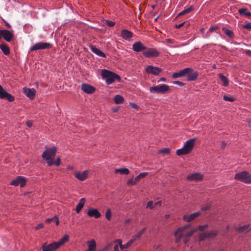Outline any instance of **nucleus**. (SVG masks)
<instances>
[{"label":"nucleus","instance_id":"4c0bfd02","mask_svg":"<svg viewBox=\"0 0 251 251\" xmlns=\"http://www.w3.org/2000/svg\"><path fill=\"white\" fill-rule=\"evenodd\" d=\"M190 71H191V68H186L183 70H180L179 72L181 76L185 75L187 76L188 74Z\"/></svg>","mask_w":251,"mask_h":251},{"label":"nucleus","instance_id":"3c124183","mask_svg":"<svg viewBox=\"0 0 251 251\" xmlns=\"http://www.w3.org/2000/svg\"><path fill=\"white\" fill-rule=\"evenodd\" d=\"M148 175V173L144 172L140 173L138 176L141 178L145 177Z\"/></svg>","mask_w":251,"mask_h":251},{"label":"nucleus","instance_id":"39448f33","mask_svg":"<svg viewBox=\"0 0 251 251\" xmlns=\"http://www.w3.org/2000/svg\"><path fill=\"white\" fill-rule=\"evenodd\" d=\"M234 178L240 180L244 183H251V175L249 174L248 172L243 171L240 173H237Z\"/></svg>","mask_w":251,"mask_h":251},{"label":"nucleus","instance_id":"20e7f679","mask_svg":"<svg viewBox=\"0 0 251 251\" xmlns=\"http://www.w3.org/2000/svg\"><path fill=\"white\" fill-rule=\"evenodd\" d=\"M56 152V148L54 147L47 148L43 152L42 156L44 159L48 161L52 160L55 157Z\"/></svg>","mask_w":251,"mask_h":251},{"label":"nucleus","instance_id":"a18cd8bd","mask_svg":"<svg viewBox=\"0 0 251 251\" xmlns=\"http://www.w3.org/2000/svg\"><path fill=\"white\" fill-rule=\"evenodd\" d=\"M147 208H149L150 209H151L154 207V204L153 203L152 201H149L148 202L147 204Z\"/></svg>","mask_w":251,"mask_h":251},{"label":"nucleus","instance_id":"864d4df0","mask_svg":"<svg viewBox=\"0 0 251 251\" xmlns=\"http://www.w3.org/2000/svg\"><path fill=\"white\" fill-rule=\"evenodd\" d=\"M210 208V205H207L205 206H204V207H202L201 208V210L202 211H207V210H208Z\"/></svg>","mask_w":251,"mask_h":251},{"label":"nucleus","instance_id":"774afa93","mask_svg":"<svg viewBox=\"0 0 251 251\" xmlns=\"http://www.w3.org/2000/svg\"><path fill=\"white\" fill-rule=\"evenodd\" d=\"M166 41H167V42L168 43H173L172 40L171 39H167Z\"/></svg>","mask_w":251,"mask_h":251},{"label":"nucleus","instance_id":"58836bf2","mask_svg":"<svg viewBox=\"0 0 251 251\" xmlns=\"http://www.w3.org/2000/svg\"><path fill=\"white\" fill-rule=\"evenodd\" d=\"M223 30L224 31V33L228 37L230 38H233L234 37L233 32L228 29H226V28H223Z\"/></svg>","mask_w":251,"mask_h":251},{"label":"nucleus","instance_id":"2f4dec72","mask_svg":"<svg viewBox=\"0 0 251 251\" xmlns=\"http://www.w3.org/2000/svg\"><path fill=\"white\" fill-rule=\"evenodd\" d=\"M219 77L221 81L223 82V86L226 87L228 85L229 81L228 78L226 76H225L222 74H220Z\"/></svg>","mask_w":251,"mask_h":251},{"label":"nucleus","instance_id":"f8f14e48","mask_svg":"<svg viewBox=\"0 0 251 251\" xmlns=\"http://www.w3.org/2000/svg\"><path fill=\"white\" fill-rule=\"evenodd\" d=\"M146 71L148 74L157 75L160 72H161L162 70L161 69L156 67L148 65L146 67Z\"/></svg>","mask_w":251,"mask_h":251},{"label":"nucleus","instance_id":"de8ad7c7","mask_svg":"<svg viewBox=\"0 0 251 251\" xmlns=\"http://www.w3.org/2000/svg\"><path fill=\"white\" fill-rule=\"evenodd\" d=\"M172 77L174 78H177L178 77H181L180 72L174 73L172 75Z\"/></svg>","mask_w":251,"mask_h":251},{"label":"nucleus","instance_id":"ea45409f","mask_svg":"<svg viewBox=\"0 0 251 251\" xmlns=\"http://www.w3.org/2000/svg\"><path fill=\"white\" fill-rule=\"evenodd\" d=\"M146 230V227L144 228L142 230L138 232L135 235L132 237V238H135V241L137 239H139L144 233Z\"/></svg>","mask_w":251,"mask_h":251},{"label":"nucleus","instance_id":"b1692460","mask_svg":"<svg viewBox=\"0 0 251 251\" xmlns=\"http://www.w3.org/2000/svg\"><path fill=\"white\" fill-rule=\"evenodd\" d=\"M132 33L126 29H124L121 32L122 37L126 39L127 40L132 37Z\"/></svg>","mask_w":251,"mask_h":251},{"label":"nucleus","instance_id":"5701e85b","mask_svg":"<svg viewBox=\"0 0 251 251\" xmlns=\"http://www.w3.org/2000/svg\"><path fill=\"white\" fill-rule=\"evenodd\" d=\"M203 176L200 173H194L187 176V179L191 180L199 181L202 179Z\"/></svg>","mask_w":251,"mask_h":251},{"label":"nucleus","instance_id":"c85d7f7f","mask_svg":"<svg viewBox=\"0 0 251 251\" xmlns=\"http://www.w3.org/2000/svg\"><path fill=\"white\" fill-rule=\"evenodd\" d=\"M194 9V6L191 5L188 8H186V9H184L183 10H182V11H181L178 14V16L184 15L186 14H188V13L191 12V11H192Z\"/></svg>","mask_w":251,"mask_h":251},{"label":"nucleus","instance_id":"c756f323","mask_svg":"<svg viewBox=\"0 0 251 251\" xmlns=\"http://www.w3.org/2000/svg\"><path fill=\"white\" fill-rule=\"evenodd\" d=\"M69 236L66 235L64 236L60 240H59L58 242H56L59 248L63 245L65 242H67L69 240Z\"/></svg>","mask_w":251,"mask_h":251},{"label":"nucleus","instance_id":"37998d69","mask_svg":"<svg viewBox=\"0 0 251 251\" xmlns=\"http://www.w3.org/2000/svg\"><path fill=\"white\" fill-rule=\"evenodd\" d=\"M159 153L163 154H169L170 153V150L168 148H164L159 151Z\"/></svg>","mask_w":251,"mask_h":251},{"label":"nucleus","instance_id":"f704fd0d","mask_svg":"<svg viewBox=\"0 0 251 251\" xmlns=\"http://www.w3.org/2000/svg\"><path fill=\"white\" fill-rule=\"evenodd\" d=\"M124 98L120 95H116L114 98V102L116 104L122 103L124 101Z\"/></svg>","mask_w":251,"mask_h":251},{"label":"nucleus","instance_id":"393cba45","mask_svg":"<svg viewBox=\"0 0 251 251\" xmlns=\"http://www.w3.org/2000/svg\"><path fill=\"white\" fill-rule=\"evenodd\" d=\"M85 202V198H81L78 204L76 205L75 211L77 213H79L80 211L81 210L82 208L83 207L84 204Z\"/></svg>","mask_w":251,"mask_h":251},{"label":"nucleus","instance_id":"a211bd4d","mask_svg":"<svg viewBox=\"0 0 251 251\" xmlns=\"http://www.w3.org/2000/svg\"><path fill=\"white\" fill-rule=\"evenodd\" d=\"M24 94L30 99H33L35 96L36 91L34 89L24 88L23 89Z\"/></svg>","mask_w":251,"mask_h":251},{"label":"nucleus","instance_id":"c9c22d12","mask_svg":"<svg viewBox=\"0 0 251 251\" xmlns=\"http://www.w3.org/2000/svg\"><path fill=\"white\" fill-rule=\"evenodd\" d=\"M115 173H120L121 174L127 175L129 173V171L127 168H121L116 169Z\"/></svg>","mask_w":251,"mask_h":251},{"label":"nucleus","instance_id":"a878e982","mask_svg":"<svg viewBox=\"0 0 251 251\" xmlns=\"http://www.w3.org/2000/svg\"><path fill=\"white\" fill-rule=\"evenodd\" d=\"M88 250L91 251H96V243L94 239L87 242Z\"/></svg>","mask_w":251,"mask_h":251},{"label":"nucleus","instance_id":"aec40b11","mask_svg":"<svg viewBox=\"0 0 251 251\" xmlns=\"http://www.w3.org/2000/svg\"><path fill=\"white\" fill-rule=\"evenodd\" d=\"M89 48L90 50L94 53H95L96 55H97L99 56L102 57H105L106 55L102 51L96 48V46H93L92 45H89Z\"/></svg>","mask_w":251,"mask_h":251},{"label":"nucleus","instance_id":"72a5a7b5","mask_svg":"<svg viewBox=\"0 0 251 251\" xmlns=\"http://www.w3.org/2000/svg\"><path fill=\"white\" fill-rule=\"evenodd\" d=\"M60 158L59 157H58L57 158V159L56 161H53V160L47 161V163L49 166H50L53 164L57 166H58L60 165Z\"/></svg>","mask_w":251,"mask_h":251},{"label":"nucleus","instance_id":"9b49d317","mask_svg":"<svg viewBox=\"0 0 251 251\" xmlns=\"http://www.w3.org/2000/svg\"><path fill=\"white\" fill-rule=\"evenodd\" d=\"M58 248H59V247L56 242H54L49 245L46 243L42 246V251H55Z\"/></svg>","mask_w":251,"mask_h":251},{"label":"nucleus","instance_id":"603ef678","mask_svg":"<svg viewBox=\"0 0 251 251\" xmlns=\"http://www.w3.org/2000/svg\"><path fill=\"white\" fill-rule=\"evenodd\" d=\"M44 226V225L43 224L41 223V224H38L36 227H35V229L36 230H38V229H40L41 228H42Z\"/></svg>","mask_w":251,"mask_h":251},{"label":"nucleus","instance_id":"9d476101","mask_svg":"<svg viewBox=\"0 0 251 251\" xmlns=\"http://www.w3.org/2000/svg\"><path fill=\"white\" fill-rule=\"evenodd\" d=\"M143 54L147 57H155L159 56V52L155 49L150 48L144 51Z\"/></svg>","mask_w":251,"mask_h":251},{"label":"nucleus","instance_id":"7ed1b4c3","mask_svg":"<svg viewBox=\"0 0 251 251\" xmlns=\"http://www.w3.org/2000/svg\"><path fill=\"white\" fill-rule=\"evenodd\" d=\"M196 141V138H192L187 141L182 148L177 150V155L180 156L189 153L193 150Z\"/></svg>","mask_w":251,"mask_h":251},{"label":"nucleus","instance_id":"473e14b6","mask_svg":"<svg viewBox=\"0 0 251 251\" xmlns=\"http://www.w3.org/2000/svg\"><path fill=\"white\" fill-rule=\"evenodd\" d=\"M238 12L240 15H245L247 17L251 16V12L247 11V8H241L239 9Z\"/></svg>","mask_w":251,"mask_h":251},{"label":"nucleus","instance_id":"423d86ee","mask_svg":"<svg viewBox=\"0 0 251 251\" xmlns=\"http://www.w3.org/2000/svg\"><path fill=\"white\" fill-rule=\"evenodd\" d=\"M169 90V87L167 84H162L151 87L150 91L151 93L163 94Z\"/></svg>","mask_w":251,"mask_h":251},{"label":"nucleus","instance_id":"69168bd1","mask_svg":"<svg viewBox=\"0 0 251 251\" xmlns=\"http://www.w3.org/2000/svg\"><path fill=\"white\" fill-rule=\"evenodd\" d=\"M130 105L131 106V107L132 108H136L137 106V105L134 103H130Z\"/></svg>","mask_w":251,"mask_h":251},{"label":"nucleus","instance_id":"6ab92c4d","mask_svg":"<svg viewBox=\"0 0 251 251\" xmlns=\"http://www.w3.org/2000/svg\"><path fill=\"white\" fill-rule=\"evenodd\" d=\"M201 213L200 212H198L189 215H185L183 216V219L185 221L190 222L199 217Z\"/></svg>","mask_w":251,"mask_h":251},{"label":"nucleus","instance_id":"2eb2a0df","mask_svg":"<svg viewBox=\"0 0 251 251\" xmlns=\"http://www.w3.org/2000/svg\"><path fill=\"white\" fill-rule=\"evenodd\" d=\"M81 88L83 91L87 94H92L96 90L94 87L85 83L82 84Z\"/></svg>","mask_w":251,"mask_h":251},{"label":"nucleus","instance_id":"f03ea898","mask_svg":"<svg viewBox=\"0 0 251 251\" xmlns=\"http://www.w3.org/2000/svg\"><path fill=\"white\" fill-rule=\"evenodd\" d=\"M101 75L103 79H105L106 83L107 85L113 83L116 80H120V76L111 71L107 70H102Z\"/></svg>","mask_w":251,"mask_h":251},{"label":"nucleus","instance_id":"412c9836","mask_svg":"<svg viewBox=\"0 0 251 251\" xmlns=\"http://www.w3.org/2000/svg\"><path fill=\"white\" fill-rule=\"evenodd\" d=\"M87 215L89 217H95V218H99L101 216L98 210L96 208L89 209L87 211Z\"/></svg>","mask_w":251,"mask_h":251},{"label":"nucleus","instance_id":"79ce46f5","mask_svg":"<svg viewBox=\"0 0 251 251\" xmlns=\"http://www.w3.org/2000/svg\"><path fill=\"white\" fill-rule=\"evenodd\" d=\"M105 217L108 220H110L111 218V213L110 209H108L105 213Z\"/></svg>","mask_w":251,"mask_h":251},{"label":"nucleus","instance_id":"cd10ccee","mask_svg":"<svg viewBox=\"0 0 251 251\" xmlns=\"http://www.w3.org/2000/svg\"><path fill=\"white\" fill-rule=\"evenodd\" d=\"M250 230L251 228H250V226L249 225H245L243 226L236 228V230L241 233H243L244 232H248Z\"/></svg>","mask_w":251,"mask_h":251},{"label":"nucleus","instance_id":"bf43d9fd","mask_svg":"<svg viewBox=\"0 0 251 251\" xmlns=\"http://www.w3.org/2000/svg\"><path fill=\"white\" fill-rule=\"evenodd\" d=\"M161 205V201H158L157 202H156L154 203V207L157 205L160 206Z\"/></svg>","mask_w":251,"mask_h":251},{"label":"nucleus","instance_id":"680f3d73","mask_svg":"<svg viewBox=\"0 0 251 251\" xmlns=\"http://www.w3.org/2000/svg\"><path fill=\"white\" fill-rule=\"evenodd\" d=\"M174 84H177L180 86H182L183 85V83L181 82L176 81L174 82Z\"/></svg>","mask_w":251,"mask_h":251},{"label":"nucleus","instance_id":"49530a36","mask_svg":"<svg viewBox=\"0 0 251 251\" xmlns=\"http://www.w3.org/2000/svg\"><path fill=\"white\" fill-rule=\"evenodd\" d=\"M105 24L109 27H112L115 25V23L109 20L105 21Z\"/></svg>","mask_w":251,"mask_h":251},{"label":"nucleus","instance_id":"052dcab7","mask_svg":"<svg viewBox=\"0 0 251 251\" xmlns=\"http://www.w3.org/2000/svg\"><path fill=\"white\" fill-rule=\"evenodd\" d=\"M135 181H136V183H138L140 180L141 179V178L138 176V175L135 178Z\"/></svg>","mask_w":251,"mask_h":251},{"label":"nucleus","instance_id":"c03bdc74","mask_svg":"<svg viewBox=\"0 0 251 251\" xmlns=\"http://www.w3.org/2000/svg\"><path fill=\"white\" fill-rule=\"evenodd\" d=\"M136 184V182L135 181V179H133L132 178L129 179L127 182V184L128 185H134Z\"/></svg>","mask_w":251,"mask_h":251},{"label":"nucleus","instance_id":"4d7b16f0","mask_svg":"<svg viewBox=\"0 0 251 251\" xmlns=\"http://www.w3.org/2000/svg\"><path fill=\"white\" fill-rule=\"evenodd\" d=\"M32 125V122L31 121H27L26 122V126L29 127H30Z\"/></svg>","mask_w":251,"mask_h":251},{"label":"nucleus","instance_id":"6e6d98bb","mask_svg":"<svg viewBox=\"0 0 251 251\" xmlns=\"http://www.w3.org/2000/svg\"><path fill=\"white\" fill-rule=\"evenodd\" d=\"M185 23V22H183L179 25H176V28H179L181 27L184 25Z\"/></svg>","mask_w":251,"mask_h":251},{"label":"nucleus","instance_id":"1a4fd4ad","mask_svg":"<svg viewBox=\"0 0 251 251\" xmlns=\"http://www.w3.org/2000/svg\"><path fill=\"white\" fill-rule=\"evenodd\" d=\"M13 37V34L9 30L6 29H0V38H3L8 42H10Z\"/></svg>","mask_w":251,"mask_h":251},{"label":"nucleus","instance_id":"09e8293b","mask_svg":"<svg viewBox=\"0 0 251 251\" xmlns=\"http://www.w3.org/2000/svg\"><path fill=\"white\" fill-rule=\"evenodd\" d=\"M243 28L251 30V23H247V24L243 25Z\"/></svg>","mask_w":251,"mask_h":251},{"label":"nucleus","instance_id":"f257e3e1","mask_svg":"<svg viewBox=\"0 0 251 251\" xmlns=\"http://www.w3.org/2000/svg\"><path fill=\"white\" fill-rule=\"evenodd\" d=\"M190 227V225H187L184 226L179 227L175 233L176 242L179 243L182 239L183 242L186 244L189 240L190 238L193 234L197 231V229H193L187 231L186 229Z\"/></svg>","mask_w":251,"mask_h":251},{"label":"nucleus","instance_id":"dca6fc26","mask_svg":"<svg viewBox=\"0 0 251 251\" xmlns=\"http://www.w3.org/2000/svg\"><path fill=\"white\" fill-rule=\"evenodd\" d=\"M88 171L84 170V171H83L82 172H76L75 174V176L78 180H79L80 181H83L87 178V177L88 176Z\"/></svg>","mask_w":251,"mask_h":251},{"label":"nucleus","instance_id":"f3484780","mask_svg":"<svg viewBox=\"0 0 251 251\" xmlns=\"http://www.w3.org/2000/svg\"><path fill=\"white\" fill-rule=\"evenodd\" d=\"M132 48L136 52H140L147 49L146 47L140 42L134 43L132 45Z\"/></svg>","mask_w":251,"mask_h":251},{"label":"nucleus","instance_id":"4be33fe9","mask_svg":"<svg viewBox=\"0 0 251 251\" xmlns=\"http://www.w3.org/2000/svg\"><path fill=\"white\" fill-rule=\"evenodd\" d=\"M199 73L191 68V71L189 72L187 77V80L188 81H194L197 79Z\"/></svg>","mask_w":251,"mask_h":251},{"label":"nucleus","instance_id":"bb28decb","mask_svg":"<svg viewBox=\"0 0 251 251\" xmlns=\"http://www.w3.org/2000/svg\"><path fill=\"white\" fill-rule=\"evenodd\" d=\"M134 241H135V238H132L129 241H128L126 244L122 245L121 244V241H120L119 244H120V248L122 250H123L125 248H127L129 247H130Z\"/></svg>","mask_w":251,"mask_h":251},{"label":"nucleus","instance_id":"0eeeda50","mask_svg":"<svg viewBox=\"0 0 251 251\" xmlns=\"http://www.w3.org/2000/svg\"><path fill=\"white\" fill-rule=\"evenodd\" d=\"M52 45L49 43L38 42L30 47V51H36L40 50H46L51 48Z\"/></svg>","mask_w":251,"mask_h":251},{"label":"nucleus","instance_id":"338daca9","mask_svg":"<svg viewBox=\"0 0 251 251\" xmlns=\"http://www.w3.org/2000/svg\"><path fill=\"white\" fill-rule=\"evenodd\" d=\"M166 79L165 77H162L159 80H158V82L160 81H166Z\"/></svg>","mask_w":251,"mask_h":251},{"label":"nucleus","instance_id":"4468645a","mask_svg":"<svg viewBox=\"0 0 251 251\" xmlns=\"http://www.w3.org/2000/svg\"><path fill=\"white\" fill-rule=\"evenodd\" d=\"M10 184L12 185H20L21 187H24L25 184V178L22 176H18L16 179L13 180Z\"/></svg>","mask_w":251,"mask_h":251},{"label":"nucleus","instance_id":"6e6552de","mask_svg":"<svg viewBox=\"0 0 251 251\" xmlns=\"http://www.w3.org/2000/svg\"><path fill=\"white\" fill-rule=\"evenodd\" d=\"M0 99L7 100L8 101L12 102L15 100L14 96L7 93L0 85Z\"/></svg>","mask_w":251,"mask_h":251},{"label":"nucleus","instance_id":"5fc2aeb1","mask_svg":"<svg viewBox=\"0 0 251 251\" xmlns=\"http://www.w3.org/2000/svg\"><path fill=\"white\" fill-rule=\"evenodd\" d=\"M245 53L246 54L251 56V50H245Z\"/></svg>","mask_w":251,"mask_h":251},{"label":"nucleus","instance_id":"8fccbe9b","mask_svg":"<svg viewBox=\"0 0 251 251\" xmlns=\"http://www.w3.org/2000/svg\"><path fill=\"white\" fill-rule=\"evenodd\" d=\"M207 227H208V225L200 226L199 229L200 231H204Z\"/></svg>","mask_w":251,"mask_h":251},{"label":"nucleus","instance_id":"e2e57ef3","mask_svg":"<svg viewBox=\"0 0 251 251\" xmlns=\"http://www.w3.org/2000/svg\"><path fill=\"white\" fill-rule=\"evenodd\" d=\"M119 250V246L118 245H115L114 247V251H118Z\"/></svg>","mask_w":251,"mask_h":251},{"label":"nucleus","instance_id":"13d9d810","mask_svg":"<svg viewBox=\"0 0 251 251\" xmlns=\"http://www.w3.org/2000/svg\"><path fill=\"white\" fill-rule=\"evenodd\" d=\"M217 28V27L212 26L209 29V32H213L214 30Z\"/></svg>","mask_w":251,"mask_h":251},{"label":"nucleus","instance_id":"a19ab883","mask_svg":"<svg viewBox=\"0 0 251 251\" xmlns=\"http://www.w3.org/2000/svg\"><path fill=\"white\" fill-rule=\"evenodd\" d=\"M223 99L226 101H231V102L234 101L235 100V98H234L233 97H229V96H227L226 95L224 96Z\"/></svg>","mask_w":251,"mask_h":251},{"label":"nucleus","instance_id":"7c9ffc66","mask_svg":"<svg viewBox=\"0 0 251 251\" xmlns=\"http://www.w3.org/2000/svg\"><path fill=\"white\" fill-rule=\"evenodd\" d=\"M0 48L5 55H8L10 53L9 48L6 45L4 44L0 45Z\"/></svg>","mask_w":251,"mask_h":251},{"label":"nucleus","instance_id":"ddd939ff","mask_svg":"<svg viewBox=\"0 0 251 251\" xmlns=\"http://www.w3.org/2000/svg\"><path fill=\"white\" fill-rule=\"evenodd\" d=\"M218 232L216 230H212L208 233L203 232L200 235V239L201 241L207 238H213L217 234Z\"/></svg>","mask_w":251,"mask_h":251},{"label":"nucleus","instance_id":"0e129e2a","mask_svg":"<svg viewBox=\"0 0 251 251\" xmlns=\"http://www.w3.org/2000/svg\"><path fill=\"white\" fill-rule=\"evenodd\" d=\"M226 146V143L225 142H223L222 143V145H221V148L222 149H224Z\"/></svg>","mask_w":251,"mask_h":251},{"label":"nucleus","instance_id":"e433bc0d","mask_svg":"<svg viewBox=\"0 0 251 251\" xmlns=\"http://www.w3.org/2000/svg\"><path fill=\"white\" fill-rule=\"evenodd\" d=\"M46 223H50L51 222H55L56 225L59 224V220L56 216H54L51 218H48L46 220Z\"/></svg>","mask_w":251,"mask_h":251}]
</instances>
